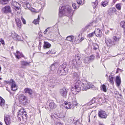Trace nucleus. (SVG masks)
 Returning <instances> with one entry per match:
<instances>
[{"instance_id": "obj_46", "label": "nucleus", "mask_w": 125, "mask_h": 125, "mask_svg": "<svg viewBox=\"0 0 125 125\" xmlns=\"http://www.w3.org/2000/svg\"><path fill=\"white\" fill-rule=\"evenodd\" d=\"M26 9H29L30 10H31L32 11L35 12V10L34 9L32 8V7H30V6L29 8H27Z\"/></svg>"}, {"instance_id": "obj_56", "label": "nucleus", "mask_w": 125, "mask_h": 125, "mask_svg": "<svg viewBox=\"0 0 125 125\" xmlns=\"http://www.w3.org/2000/svg\"><path fill=\"white\" fill-rule=\"evenodd\" d=\"M62 124L60 122H57V125H62Z\"/></svg>"}, {"instance_id": "obj_25", "label": "nucleus", "mask_w": 125, "mask_h": 125, "mask_svg": "<svg viewBox=\"0 0 125 125\" xmlns=\"http://www.w3.org/2000/svg\"><path fill=\"white\" fill-rule=\"evenodd\" d=\"M5 104L4 100L0 96V105L4 109Z\"/></svg>"}, {"instance_id": "obj_4", "label": "nucleus", "mask_w": 125, "mask_h": 125, "mask_svg": "<svg viewBox=\"0 0 125 125\" xmlns=\"http://www.w3.org/2000/svg\"><path fill=\"white\" fill-rule=\"evenodd\" d=\"M67 68L65 66L64 67L63 65H62L59 67L58 70V73L60 75H64L67 73Z\"/></svg>"}, {"instance_id": "obj_40", "label": "nucleus", "mask_w": 125, "mask_h": 125, "mask_svg": "<svg viewBox=\"0 0 125 125\" xmlns=\"http://www.w3.org/2000/svg\"><path fill=\"white\" fill-rule=\"evenodd\" d=\"M81 57L80 56V55H76L75 57V61H77L79 60H80Z\"/></svg>"}, {"instance_id": "obj_9", "label": "nucleus", "mask_w": 125, "mask_h": 125, "mask_svg": "<svg viewBox=\"0 0 125 125\" xmlns=\"http://www.w3.org/2000/svg\"><path fill=\"white\" fill-rule=\"evenodd\" d=\"M68 89L65 87H64L60 89V93L62 96L65 97L67 95Z\"/></svg>"}, {"instance_id": "obj_29", "label": "nucleus", "mask_w": 125, "mask_h": 125, "mask_svg": "<svg viewBox=\"0 0 125 125\" xmlns=\"http://www.w3.org/2000/svg\"><path fill=\"white\" fill-rule=\"evenodd\" d=\"M92 88V86H81L80 87L81 90L82 91H86L87 90Z\"/></svg>"}, {"instance_id": "obj_43", "label": "nucleus", "mask_w": 125, "mask_h": 125, "mask_svg": "<svg viewBox=\"0 0 125 125\" xmlns=\"http://www.w3.org/2000/svg\"><path fill=\"white\" fill-rule=\"evenodd\" d=\"M106 87V86H101V89L103 91L106 92L107 91V90Z\"/></svg>"}, {"instance_id": "obj_28", "label": "nucleus", "mask_w": 125, "mask_h": 125, "mask_svg": "<svg viewBox=\"0 0 125 125\" xmlns=\"http://www.w3.org/2000/svg\"><path fill=\"white\" fill-rule=\"evenodd\" d=\"M24 91L25 93H28L30 95L32 93V90L31 89L28 88H25L24 90Z\"/></svg>"}, {"instance_id": "obj_34", "label": "nucleus", "mask_w": 125, "mask_h": 125, "mask_svg": "<svg viewBox=\"0 0 125 125\" xmlns=\"http://www.w3.org/2000/svg\"><path fill=\"white\" fill-rule=\"evenodd\" d=\"M59 114H54L53 115H52L51 116V117L53 119V117L55 118L58 119L59 118Z\"/></svg>"}, {"instance_id": "obj_6", "label": "nucleus", "mask_w": 125, "mask_h": 125, "mask_svg": "<svg viewBox=\"0 0 125 125\" xmlns=\"http://www.w3.org/2000/svg\"><path fill=\"white\" fill-rule=\"evenodd\" d=\"M95 59V56L92 55L86 57L83 59L84 63L85 64H88L93 61Z\"/></svg>"}, {"instance_id": "obj_11", "label": "nucleus", "mask_w": 125, "mask_h": 125, "mask_svg": "<svg viewBox=\"0 0 125 125\" xmlns=\"http://www.w3.org/2000/svg\"><path fill=\"white\" fill-rule=\"evenodd\" d=\"M121 38V36L118 37H117L116 36H113L112 38V41L114 45L118 44Z\"/></svg>"}, {"instance_id": "obj_38", "label": "nucleus", "mask_w": 125, "mask_h": 125, "mask_svg": "<svg viewBox=\"0 0 125 125\" xmlns=\"http://www.w3.org/2000/svg\"><path fill=\"white\" fill-rule=\"evenodd\" d=\"M108 1L107 0H105L102 3V5L104 7L106 6L108 4Z\"/></svg>"}, {"instance_id": "obj_13", "label": "nucleus", "mask_w": 125, "mask_h": 125, "mask_svg": "<svg viewBox=\"0 0 125 125\" xmlns=\"http://www.w3.org/2000/svg\"><path fill=\"white\" fill-rule=\"evenodd\" d=\"M21 1L25 8L26 9L27 8L30 7V5L29 2H27L26 0H21Z\"/></svg>"}, {"instance_id": "obj_57", "label": "nucleus", "mask_w": 125, "mask_h": 125, "mask_svg": "<svg viewBox=\"0 0 125 125\" xmlns=\"http://www.w3.org/2000/svg\"><path fill=\"white\" fill-rule=\"evenodd\" d=\"M20 36L18 35L17 37H16L17 40H20V38H19Z\"/></svg>"}, {"instance_id": "obj_1", "label": "nucleus", "mask_w": 125, "mask_h": 125, "mask_svg": "<svg viewBox=\"0 0 125 125\" xmlns=\"http://www.w3.org/2000/svg\"><path fill=\"white\" fill-rule=\"evenodd\" d=\"M73 12V11L70 6L68 5L62 6L59 8V15L61 17L63 15L71 17L72 16Z\"/></svg>"}, {"instance_id": "obj_30", "label": "nucleus", "mask_w": 125, "mask_h": 125, "mask_svg": "<svg viewBox=\"0 0 125 125\" xmlns=\"http://www.w3.org/2000/svg\"><path fill=\"white\" fill-rule=\"evenodd\" d=\"M49 106L50 108L52 109H54L57 106L56 104L54 103H49Z\"/></svg>"}, {"instance_id": "obj_2", "label": "nucleus", "mask_w": 125, "mask_h": 125, "mask_svg": "<svg viewBox=\"0 0 125 125\" xmlns=\"http://www.w3.org/2000/svg\"><path fill=\"white\" fill-rule=\"evenodd\" d=\"M68 99L70 102L68 103L66 101L64 102V107L65 108L68 109H70L71 108V106H74L77 105V101L73 96H69Z\"/></svg>"}, {"instance_id": "obj_24", "label": "nucleus", "mask_w": 125, "mask_h": 125, "mask_svg": "<svg viewBox=\"0 0 125 125\" xmlns=\"http://www.w3.org/2000/svg\"><path fill=\"white\" fill-rule=\"evenodd\" d=\"M29 63L26 61H21V67L22 68H24L25 66L29 64Z\"/></svg>"}, {"instance_id": "obj_58", "label": "nucleus", "mask_w": 125, "mask_h": 125, "mask_svg": "<svg viewBox=\"0 0 125 125\" xmlns=\"http://www.w3.org/2000/svg\"><path fill=\"white\" fill-rule=\"evenodd\" d=\"M95 101L94 100H92L91 101L90 103H94Z\"/></svg>"}, {"instance_id": "obj_7", "label": "nucleus", "mask_w": 125, "mask_h": 125, "mask_svg": "<svg viewBox=\"0 0 125 125\" xmlns=\"http://www.w3.org/2000/svg\"><path fill=\"white\" fill-rule=\"evenodd\" d=\"M19 115H20L23 120L25 119L27 117V115L25 110L23 109H21L19 110L18 113Z\"/></svg>"}, {"instance_id": "obj_22", "label": "nucleus", "mask_w": 125, "mask_h": 125, "mask_svg": "<svg viewBox=\"0 0 125 125\" xmlns=\"http://www.w3.org/2000/svg\"><path fill=\"white\" fill-rule=\"evenodd\" d=\"M15 55L16 58L18 59H19L21 57H23L22 54L19 51H17L16 53H15Z\"/></svg>"}, {"instance_id": "obj_5", "label": "nucleus", "mask_w": 125, "mask_h": 125, "mask_svg": "<svg viewBox=\"0 0 125 125\" xmlns=\"http://www.w3.org/2000/svg\"><path fill=\"white\" fill-rule=\"evenodd\" d=\"M18 98L19 101L20 103L25 104L27 102V98L22 94H21L19 95Z\"/></svg>"}, {"instance_id": "obj_59", "label": "nucleus", "mask_w": 125, "mask_h": 125, "mask_svg": "<svg viewBox=\"0 0 125 125\" xmlns=\"http://www.w3.org/2000/svg\"><path fill=\"white\" fill-rule=\"evenodd\" d=\"M18 35L17 34L15 33L14 36L15 37H16Z\"/></svg>"}, {"instance_id": "obj_26", "label": "nucleus", "mask_w": 125, "mask_h": 125, "mask_svg": "<svg viewBox=\"0 0 125 125\" xmlns=\"http://www.w3.org/2000/svg\"><path fill=\"white\" fill-rule=\"evenodd\" d=\"M115 82L118 86L120 85L121 83V79L120 77L118 76H117L116 77Z\"/></svg>"}, {"instance_id": "obj_39", "label": "nucleus", "mask_w": 125, "mask_h": 125, "mask_svg": "<svg viewBox=\"0 0 125 125\" xmlns=\"http://www.w3.org/2000/svg\"><path fill=\"white\" fill-rule=\"evenodd\" d=\"M121 4L120 3H118L116 5L115 7L118 10H120L121 9Z\"/></svg>"}, {"instance_id": "obj_55", "label": "nucleus", "mask_w": 125, "mask_h": 125, "mask_svg": "<svg viewBox=\"0 0 125 125\" xmlns=\"http://www.w3.org/2000/svg\"><path fill=\"white\" fill-rule=\"evenodd\" d=\"M0 42H1L2 44H4V42L3 40L2 39H0Z\"/></svg>"}, {"instance_id": "obj_18", "label": "nucleus", "mask_w": 125, "mask_h": 125, "mask_svg": "<svg viewBox=\"0 0 125 125\" xmlns=\"http://www.w3.org/2000/svg\"><path fill=\"white\" fill-rule=\"evenodd\" d=\"M105 42L106 44L108 46H111L114 45L112 41L110 39L105 38Z\"/></svg>"}, {"instance_id": "obj_52", "label": "nucleus", "mask_w": 125, "mask_h": 125, "mask_svg": "<svg viewBox=\"0 0 125 125\" xmlns=\"http://www.w3.org/2000/svg\"><path fill=\"white\" fill-rule=\"evenodd\" d=\"M98 48V46L97 44H96V45L95 46L94 48V49L96 50Z\"/></svg>"}, {"instance_id": "obj_21", "label": "nucleus", "mask_w": 125, "mask_h": 125, "mask_svg": "<svg viewBox=\"0 0 125 125\" xmlns=\"http://www.w3.org/2000/svg\"><path fill=\"white\" fill-rule=\"evenodd\" d=\"M116 9L114 7H112L109 8L108 12L110 15H112L115 11Z\"/></svg>"}, {"instance_id": "obj_20", "label": "nucleus", "mask_w": 125, "mask_h": 125, "mask_svg": "<svg viewBox=\"0 0 125 125\" xmlns=\"http://www.w3.org/2000/svg\"><path fill=\"white\" fill-rule=\"evenodd\" d=\"M58 66V64L56 63H53L50 66V69L52 71H54Z\"/></svg>"}, {"instance_id": "obj_53", "label": "nucleus", "mask_w": 125, "mask_h": 125, "mask_svg": "<svg viewBox=\"0 0 125 125\" xmlns=\"http://www.w3.org/2000/svg\"><path fill=\"white\" fill-rule=\"evenodd\" d=\"M18 119L20 121H21V119H22L21 118L20 115H19V114H18Z\"/></svg>"}, {"instance_id": "obj_3", "label": "nucleus", "mask_w": 125, "mask_h": 125, "mask_svg": "<svg viewBox=\"0 0 125 125\" xmlns=\"http://www.w3.org/2000/svg\"><path fill=\"white\" fill-rule=\"evenodd\" d=\"M70 63L71 65L73 68L76 67V66L80 67L82 66V62L81 60L75 61L74 60H73L70 62Z\"/></svg>"}, {"instance_id": "obj_60", "label": "nucleus", "mask_w": 125, "mask_h": 125, "mask_svg": "<svg viewBox=\"0 0 125 125\" xmlns=\"http://www.w3.org/2000/svg\"><path fill=\"white\" fill-rule=\"evenodd\" d=\"M89 25H87V26H86L85 27V28L86 29H87L88 27H89Z\"/></svg>"}, {"instance_id": "obj_36", "label": "nucleus", "mask_w": 125, "mask_h": 125, "mask_svg": "<svg viewBox=\"0 0 125 125\" xmlns=\"http://www.w3.org/2000/svg\"><path fill=\"white\" fill-rule=\"evenodd\" d=\"M65 114L63 113H61L59 114V118L62 119L65 116Z\"/></svg>"}, {"instance_id": "obj_14", "label": "nucleus", "mask_w": 125, "mask_h": 125, "mask_svg": "<svg viewBox=\"0 0 125 125\" xmlns=\"http://www.w3.org/2000/svg\"><path fill=\"white\" fill-rule=\"evenodd\" d=\"M2 10L5 13H10L11 11L10 7L9 6H7L5 7L2 8Z\"/></svg>"}, {"instance_id": "obj_63", "label": "nucleus", "mask_w": 125, "mask_h": 125, "mask_svg": "<svg viewBox=\"0 0 125 125\" xmlns=\"http://www.w3.org/2000/svg\"><path fill=\"white\" fill-rule=\"evenodd\" d=\"M109 32V31H108L107 32H105V33H106V34H107Z\"/></svg>"}, {"instance_id": "obj_47", "label": "nucleus", "mask_w": 125, "mask_h": 125, "mask_svg": "<svg viewBox=\"0 0 125 125\" xmlns=\"http://www.w3.org/2000/svg\"><path fill=\"white\" fill-rule=\"evenodd\" d=\"M21 19L23 22V23L24 24H26V21L24 19L22 16L21 17Z\"/></svg>"}, {"instance_id": "obj_32", "label": "nucleus", "mask_w": 125, "mask_h": 125, "mask_svg": "<svg viewBox=\"0 0 125 125\" xmlns=\"http://www.w3.org/2000/svg\"><path fill=\"white\" fill-rule=\"evenodd\" d=\"M10 0H0V3L3 5H5L8 3Z\"/></svg>"}, {"instance_id": "obj_54", "label": "nucleus", "mask_w": 125, "mask_h": 125, "mask_svg": "<svg viewBox=\"0 0 125 125\" xmlns=\"http://www.w3.org/2000/svg\"><path fill=\"white\" fill-rule=\"evenodd\" d=\"M77 2L78 4H80L82 3V0H77Z\"/></svg>"}, {"instance_id": "obj_35", "label": "nucleus", "mask_w": 125, "mask_h": 125, "mask_svg": "<svg viewBox=\"0 0 125 125\" xmlns=\"http://www.w3.org/2000/svg\"><path fill=\"white\" fill-rule=\"evenodd\" d=\"M109 80L110 82L112 84V85H113V84L114 83V78L111 76H110L109 77Z\"/></svg>"}, {"instance_id": "obj_48", "label": "nucleus", "mask_w": 125, "mask_h": 125, "mask_svg": "<svg viewBox=\"0 0 125 125\" xmlns=\"http://www.w3.org/2000/svg\"><path fill=\"white\" fill-rule=\"evenodd\" d=\"M94 33V32H92L91 33H90L87 35V36L89 37H91L93 35Z\"/></svg>"}, {"instance_id": "obj_41", "label": "nucleus", "mask_w": 125, "mask_h": 125, "mask_svg": "<svg viewBox=\"0 0 125 125\" xmlns=\"http://www.w3.org/2000/svg\"><path fill=\"white\" fill-rule=\"evenodd\" d=\"M81 84V82L79 80H78L76 83V84L74 86H79Z\"/></svg>"}, {"instance_id": "obj_62", "label": "nucleus", "mask_w": 125, "mask_h": 125, "mask_svg": "<svg viewBox=\"0 0 125 125\" xmlns=\"http://www.w3.org/2000/svg\"><path fill=\"white\" fill-rule=\"evenodd\" d=\"M6 89L9 92H10V89H8V88L7 87H6Z\"/></svg>"}, {"instance_id": "obj_10", "label": "nucleus", "mask_w": 125, "mask_h": 125, "mask_svg": "<svg viewBox=\"0 0 125 125\" xmlns=\"http://www.w3.org/2000/svg\"><path fill=\"white\" fill-rule=\"evenodd\" d=\"M80 86H73L71 89L72 93L74 94H76L80 90Z\"/></svg>"}, {"instance_id": "obj_17", "label": "nucleus", "mask_w": 125, "mask_h": 125, "mask_svg": "<svg viewBox=\"0 0 125 125\" xmlns=\"http://www.w3.org/2000/svg\"><path fill=\"white\" fill-rule=\"evenodd\" d=\"M4 82L5 83L11 84V86H16L15 82L12 79H10V81H5Z\"/></svg>"}, {"instance_id": "obj_15", "label": "nucleus", "mask_w": 125, "mask_h": 125, "mask_svg": "<svg viewBox=\"0 0 125 125\" xmlns=\"http://www.w3.org/2000/svg\"><path fill=\"white\" fill-rule=\"evenodd\" d=\"M12 5L15 8V9L16 11L20 10V5L18 3L15 1H13L12 3Z\"/></svg>"}, {"instance_id": "obj_49", "label": "nucleus", "mask_w": 125, "mask_h": 125, "mask_svg": "<svg viewBox=\"0 0 125 125\" xmlns=\"http://www.w3.org/2000/svg\"><path fill=\"white\" fill-rule=\"evenodd\" d=\"M50 28V27H48L46 29L44 32V33L45 34H46L47 32H48Z\"/></svg>"}, {"instance_id": "obj_16", "label": "nucleus", "mask_w": 125, "mask_h": 125, "mask_svg": "<svg viewBox=\"0 0 125 125\" xmlns=\"http://www.w3.org/2000/svg\"><path fill=\"white\" fill-rule=\"evenodd\" d=\"M94 33L96 36L98 37H100L102 35V31L99 28L96 29Z\"/></svg>"}, {"instance_id": "obj_61", "label": "nucleus", "mask_w": 125, "mask_h": 125, "mask_svg": "<svg viewBox=\"0 0 125 125\" xmlns=\"http://www.w3.org/2000/svg\"><path fill=\"white\" fill-rule=\"evenodd\" d=\"M88 118L89 119L88 122H90V118L89 116Z\"/></svg>"}, {"instance_id": "obj_37", "label": "nucleus", "mask_w": 125, "mask_h": 125, "mask_svg": "<svg viewBox=\"0 0 125 125\" xmlns=\"http://www.w3.org/2000/svg\"><path fill=\"white\" fill-rule=\"evenodd\" d=\"M120 26L125 30V22L124 21H122L121 22Z\"/></svg>"}, {"instance_id": "obj_44", "label": "nucleus", "mask_w": 125, "mask_h": 125, "mask_svg": "<svg viewBox=\"0 0 125 125\" xmlns=\"http://www.w3.org/2000/svg\"><path fill=\"white\" fill-rule=\"evenodd\" d=\"M83 84V85H86L88 84L89 85H90L86 81H83L82 82Z\"/></svg>"}, {"instance_id": "obj_42", "label": "nucleus", "mask_w": 125, "mask_h": 125, "mask_svg": "<svg viewBox=\"0 0 125 125\" xmlns=\"http://www.w3.org/2000/svg\"><path fill=\"white\" fill-rule=\"evenodd\" d=\"M10 89L13 91H15L17 89V86H10Z\"/></svg>"}, {"instance_id": "obj_45", "label": "nucleus", "mask_w": 125, "mask_h": 125, "mask_svg": "<svg viewBox=\"0 0 125 125\" xmlns=\"http://www.w3.org/2000/svg\"><path fill=\"white\" fill-rule=\"evenodd\" d=\"M55 52H52V50L49 51L48 52H47V54H54L55 53Z\"/></svg>"}, {"instance_id": "obj_27", "label": "nucleus", "mask_w": 125, "mask_h": 125, "mask_svg": "<svg viewBox=\"0 0 125 125\" xmlns=\"http://www.w3.org/2000/svg\"><path fill=\"white\" fill-rule=\"evenodd\" d=\"M74 38V37L73 35L68 36L65 40L73 42V40Z\"/></svg>"}, {"instance_id": "obj_23", "label": "nucleus", "mask_w": 125, "mask_h": 125, "mask_svg": "<svg viewBox=\"0 0 125 125\" xmlns=\"http://www.w3.org/2000/svg\"><path fill=\"white\" fill-rule=\"evenodd\" d=\"M51 46V45L48 42H44L43 45V48L44 49L50 48Z\"/></svg>"}, {"instance_id": "obj_51", "label": "nucleus", "mask_w": 125, "mask_h": 125, "mask_svg": "<svg viewBox=\"0 0 125 125\" xmlns=\"http://www.w3.org/2000/svg\"><path fill=\"white\" fill-rule=\"evenodd\" d=\"M73 76L74 77H76L77 78L78 77V75H77V73L76 72H75L73 74Z\"/></svg>"}, {"instance_id": "obj_31", "label": "nucleus", "mask_w": 125, "mask_h": 125, "mask_svg": "<svg viewBox=\"0 0 125 125\" xmlns=\"http://www.w3.org/2000/svg\"><path fill=\"white\" fill-rule=\"evenodd\" d=\"M40 20V18L39 17V15L38 16V18L37 19L34 20L33 21V23L35 25L39 24V22Z\"/></svg>"}, {"instance_id": "obj_12", "label": "nucleus", "mask_w": 125, "mask_h": 125, "mask_svg": "<svg viewBox=\"0 0 125 125\" xmlns=\"http://www.w3.org/2000/svg\"><path fill=\"white\" fill-rule=\"evenodd\" d=\"M4 121L5 124L7 125H9L10 124L11 122L10 117L9 115H7L5 116Z\"/></svg>"}, {"instance_id": "obj_33", "label": "nucleus", "mask_w": 125, "mask_h": 125, "mask_svg": "<svg viewBox=\"0 0 125 125\" xmlns=\"http://www.w3.org/2000/svg\"><path fill=\"white\" fill-rule=\"evenodd\" d=\"M98 2L97 0H96L95 2L92 3V5L94 8H95L98 5Z\"/></svg>"}, {"instance_id": "obj_50", "label": "nucleus", "mask_w": 125, "mask_h": 125, "mask_svg": "<svg viewBox=\"0 0 125 125\" xmlns=\"http://www.w3.org/2000/svg\"><path fill=\"white\" fill-rule=\"evenodd\" d=\"M72 6L74 9H75L76 8V4L75 3H73Z\"/></svg>"}, {"instance_id": "obj_19", "label": "nucleus", "mask_w": 125, "mask_h": 125, "mask_svg": "<svg viewBox=\"0 0 125 125\" xmlns=\"http://www.w3.org/2000/svg\"><path fill=\"white\" fill-rule=\"evenodd\" d=\"M15 21L17 27L20 29H21V20L19 19L18 18H16L15 19Z\"/></svg>"}, {"instance_id": "obj_64", "label": "nucleus", "mask_w": 125, "mask_h": 125, "mask_svg": "<svg viewBox=\"0 0 125 125\" xmlns=\"http://www.w3.org/2000/svg\"><path fill=\"white\" fill-rule=\"evenodd\" d=\"M0 125H2V124L0 122Z\"/></svg>"}, {"instance_id": "obj_8", "label": "nucleus", "mask_w": 125, "mask_h": 125, "mask_svg": "<svg viewBox=\"0 0 125 125\" xmlns=\"http://www.w3.org/2000/svg\"><path fill=\"white\" fill-rule=\"evenodd\" d=\"M98 114V116L102 118L105 119L107 115L106 112L102 110H100L99 111Z\"/></svg>"}]
</instances>
